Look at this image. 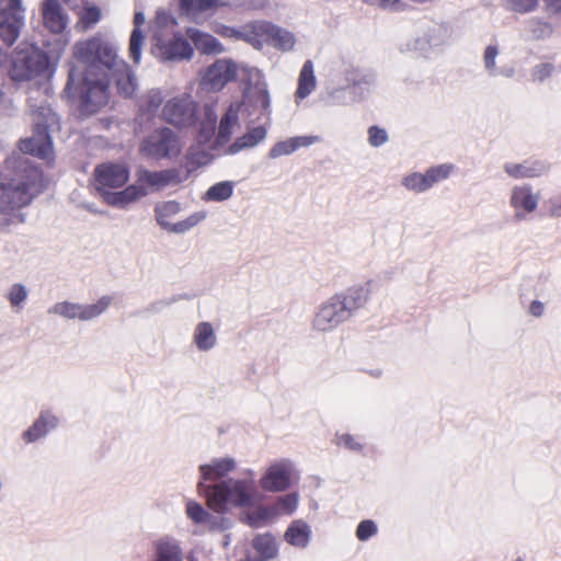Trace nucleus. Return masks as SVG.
I'll list each match as a JSON object with an SVG mask.
<instances>
[{"instance_id": "16", "label": "nucleus", "mask_w": 561, "mask_h": 561, "mask_svg": "<svg viewBox=\"0 0 561 561\" xmlns=\"http://www.w3.org/2000/svg\"><path fill=\"white\" fill-rule=\"evenodd\" d=\"M454 164L443 163L428 168L424 173L411 172L401 180V185L415 194L431 190L435 184L448 179L454 171Z\"/></svg>"}, {"instance_id": "17", "label": "nucleus", "mask_w": 561, "mask_h": 561, "mask_svg": "<svg viewBox=\"0 0 561 561\" xmlns=\"http://www.w3.org/2000/svg\"><path fill=\"white\" fill-rule=\"evenodd\" d=\"M539 202L540 194L530 184L514 185L510 190L508 205L516 221L527 220L538 209Z\"/></svg>"}, {"instance_id": "48", "label": "nucleus", "mask_w": 561, "mask_h": 561, "mask_svg": "<svg viewBox=\"0 0 561 561\" xmlns=\"http://www.w3.org/2000/svg\"><path fill=\"white\" fill-rule=\"evenodd\" d=\"M542 209L550 218H561V191L547 197L542 203Z\"/></svg>"}, {"instance_id": "57", "label": "nucleus", "mask_w": 561, "mask_h": 561, "mask_svg": "<svg viewBox=\"0 0 561 561\" xmlns=\"http://www.w3.org/2000/svg\"><path fill=\"white\" fill-rule=\"evenodd\" d=\"M430 43L427 39L422 37H415L407 42L405 50L408 51H423L428 47Z\"/></svg>"}, {"instance_id": "20", "label": "nucleus", "mask_w": 561, "mask_h": 561, "mask_svg": "<svg viewBox=\"0 0 561 561\" xmlns=\"http://www.w3.org/2000/svg\"><path fill=\"white\" fill-rule=\"evenodd\" d=\"M196 105L190 95L175 96L167 102L162 115L176 126H186L194 122Z\"/></svg>"}, {"instance_id": "3", "label": "nucleus", "mask_w": 561, "mask_h": 561, "mask_svg": "<svg viewBox=\"0 0 561 561\" xmlns=\"http://www.w3.org/2000/svg\"><path fill=\"white\" fill-rule=\"evenodd\" d=\"M20 173L15 179L1 182L0 208L3 210L21 208L31 203L41 178L39 171L28 163L27 159L19 162Z\"/></svg>"}, {"instance_id": "52", "label": "nucleus", "mask_w": 561, "mask_h": 561, "mask_svg": "<svg viewBox=\"0 0 561 561\" xmlns=\"http://www.w3.org/2000/svg\"><path fill=\"white\" fill-rule=\"evenodd\" d=\"M163 101V95L160 90L152 89L142 98V107L150 112H154L160 107Z\"/></svg>"}, {"instance_id": "13", "label": "nucleus", "mask_w": 561, "mask_h": 561, "mask_svg": "<svg viewBox=\"0 0 561 561\" xmlns=\"http://www.w3.org/2000/svg\"><path fill=\"white\" fill-rule=\"evenodd\" d=\"M350 319L344 306L333 295L317 308L311 321V329L319 333L332 332Z\"/></svg>"}, {"instance_id": "51", "label": "nucleus", "mask_w": 561, "mask_h": 561, "mask_svg": "<svg viewBox=\"0 0 561 561\" xmlns=\"http://www.w3.org/2000/svg\"><path fill=\"white\" fill-rule=\"evenodd\" d=\"M378 531L377 524L371 519L362 520L356 529V537L360 541H366Z\"/></svg>"}, {"instance_id": "40", "label": "nucleus", "mask_w": 561, "mask_h": 561, "mask_svg": "<svg viewBox=\"0 0 561 561\" xmlns=\"http://www.w3.org/2000/svg\"><path fill=\"white\" fill-rule=\"evenodd\" d=\"M217 112L214 105H205L204 107V118L201 123L199 128V138L201 141L209 140L216 130L217 124Z\"/></svg>"}, {"instance_id": "58", "label": "nucleus", "mask_w": 561, "mask_h": 561, "mask_svg": "<svg viewBox=\"0 0 561 561\" xmlns=\"http://www.w3.org/2000/svg\"><path fill=\"white\" fill-rule=\"evenodd\" d=\"M553 67L550 64L538 65L533 72V77L537 81H543L552 73Z\"/></svg>"}, {"instance_id": "36", "label": "nucleus", "mask_w": 561, "mask_h": 561, "mask_svg": "<svg viewBox=\"0 0 561 561\" xmlns=\"http://www.w3.org/2000/svg\"><path fill=\"white\" fill-rule=\"evenodd\" d=\"M226 4V0H180L181 11L193 20H197L202 13Z\"/></svg>"}, {"instance_id": "59", "label": "nucleus", "mask_w": 561, "mask_h": 561, "mask_svg": "<svg viewBox=\"0 0 561 561\" xmlns=\"http://www.w3.org/2000/svg\"><path fill=\"white\" fill-rule=\"evenodd\" d=\"M339 444L352 450H357L360 448V445L355 442L353 436L348 434L341 435L339 437Z\"/></svg>"}, {"instance_id": "46", "label": "nucleus", "mask_w": 561, "mask_h": 561, "mask_svg": "<svg viewBox=\"0 0 561 561\" xmlns=\"http://www.w3.org/2000/svg\"><path fill=\"white\" fill-rule=\"evenodd\" d=\"M185 512L186 516L197 525L213 520V515L205 511L201 504L192 500L186 502Z\"/></svg>"}, {"instance_id": "21", "label": "nucleus", "mask_w": 561, "mask_h": 561, "mask_svg": "<svg viewBox=\"0 0 561 561\" xmlns=\"http://www.w3.org/2000/svg\"><path fill=\"white\" fill-rule=\"evenodd\" d=\"M244 105L253 108V111H249V115H253L255 111H259L262 116L270 121L271 96L265 82H257L245 91Z\"/></svg>"}, {"instance_id": "18", "label": "nucleus", "mask_w": 561, "mask_h": 561, "mask_svg": "<svg viewBox=\"0 0 561 561\" xmlns=\"http://www.w3.org/2000/svg\"><path fill=\"white\" fill-rule=\"evenodd\" d=\"M94 179L95 188L104 197L107 192L123 187L129 179V172L124 164L107 162L95 168Z\"/></svg>"}, {"instance_id": "34", "label": "nucleus", "mask_w": 561, "mask_h": 561, "mask_svg": "<svg viewBox=\"0 0 561 561\" xmlns=\"http://www.w3.org/2000/svg\"><path fill=\"white\" fill-rule=\"evenodd\" d=\"M267 135L264 126H256L251 128L243 136L237 138L228 148L230 154H236L242 150L251 149L262 142Z\"/></svg>"}, {"instance_id": "37", "label": "nucleus", "mask_w": 561, "mask_h": 561, "mask_svg": "<svg viewBox=\"0 0 561 561\" xmlns=\"http://www.w3.org/2000/svg\"><path fill=\"white\" fill-rule=\"evenodd\" d=\"M146 16L142 12L138 11L134 16V30L129 38V57L135 64H139L141 59V47L144 44V34L140 27L145 24Z\"/></svg>"}, {"instance_id": "54", "label": "nucleus", "mask_w": 561, "mask_h": 561, "mask_svg": "<svg viewBox=\"0 0 561 561\" xmlns=\"http://www.w3.org/2000/svg\"><path fill=\"white\" fill-rule=\"evenodd\" d=\"M368 141L373 147H380L388 141L386 129L378 126H371L368 129Z\"/></svg>"}, {"instance_id": "38", "label": "nucleus", "mask_w": 561, "mask_h": 561, "mask_svg": "<svg viewBox=\"0 0 561 561\" xmlns=\"http://www.w3.org/2000/svg\"><path fill=\"white\" fill-rule=\"evenodd\" d=\"M316 85L317 81L313 73V64L311 60H307L299 73L296 98L299 100L306 99L314 91Z\"/></svg>"}, {"instance_id": "45", "label": "nucleus", "mask_w": 561, "mask_h": 561, "mask_svg": "<svg viewBox=\"0 0 561 561\" xmlns=\"http://www.w3.org/2000/svg\"><path fill=\"white\" fill-rule=\"evenodd\" d=\"M275 516L273 507L259 506L245 515L247 523L252 527H261Z\"/></svg>"}, {"instance_id": "62", "label": "nucleus", "mask_w": 561, "mask_h": 561, "mask_svg": "<svg viewBox=\"0 0 561 561\" xmlns=\"http://www.w3.org/2000/svg\"><path fill=\"white\" fill-rule=\"evenodd\" d=\"M204 525H207L211 529H221L225 528V519L221 517L213 516V520L206 522Z\"/></svg>"}, {"instance_id": "4", "label": "nucleus", "mask_w": 561, "mask_h": 561, "mask_svg": "<svg viewBox=\"0 0 561 561\" xmlns=\"http://www.w3.org/2000/svg\"><path fill=\"white\" fill-rule=\"evenodd\" d=\"M49 75L48 57L41 49L30 46L14 53L10 68V77L13 81H37Z\"/></svg>"}, {"instance_id": "44", "label": "nucleus", "mask_w": 561, "mask_h": 561, "mask_svg": "<svg viewBox=\"0 0 561 561\" xmlns=\"http://www.w3.org/2000/svg\"><path fill=\"white\" fill-rule=\"evenodd\" d=\"M550 9L561 12V0H546ZM538 0H508L512 10L517 12H529L537 5Z\"/></svg>"}, {"instance_id": "8", "label": "nucleus", "mask_w": 561, "mask_h": 561, "mask_svg": "<svg viewBox=\"0 0 561 561\" xmlns=\"http://www.w3.org/2000/svg\"><path fill=\"white\" fill-rule=\"evenodd\" d=\"M249 32L243 33L248 42L261 48L265 42L284 51L291 50L296 44L295 35L268 22H253Z\"/></svg>"}, {"instance_id": "43", "label": "nucleus", "mask_w": 561, "mask_h": 561, "mask_svg": "<svg viewBox=\"0 0 561 561\" xmlns=\"http://www.w3.org/2000/svg\"><path fill=\"white\" fill-rule=\"evenodd\" d=\"M232 193L233 184L229 181H224L210 186L205 194V199L213 202H222L230 198L232 196Z\"/></svg>"}, {"instance_id": "23", "label": "nucleus", "mask_w": 561, "mask_h": 561, "mask_svg": "<svg viewBox=\"0 0 561 561\" xmlns=\"http://www.w3.org/2000/svg\"><path fill=\"white\" fill-rule=\"evenodd\" d=\"M237 469L232 457L214 458L208 463L199 466L201 481H215L227 477Z\"/></svg>"}, {"instance_id": "30", "label": "nucleus", "mask_w": 561, "mask_h": 561, "mask_svg": "<svg viewBox=\"0 0 561 561\" xmlns=\"http://www.w3.org/2000/svg\"><path fill=\"white\" fill-rule=\"evenodd\" d=\"M192 340L199 352L211 351L217 344L214 325L208 321L198 322L193 330Z\"/></svg>"}, {"instance_id": "26", "label": "nucleus", "mask_w": 561, "mask_h": 561, "mask_svg": "<svg viewBox=\"0 0 561 561\" xmlns=\"http://www.w3.org/2000/svg\"><path fill=\"white\" fill-rule=\"evenodd\" d=\"M59 424V419L50 411H42L35 422L23 433L26 443L36 442L45 437Z\"/></svg>"}, {"instance_id": "55", "label": "nucleus", "mask_w": 561, "mask_h": 561, "mask_svg": "<svg viewBox=\"0 0 561 561\" xmlns=\"http://www.w3.org/2000/svg\"><path fill=\"white\" fill-rule=\"evenodd\" d=\"M251 28V23L243 26L241 30L237 31L232 27H229L227 25H218L214 31L225 37H237L241 38L248 42V38L244 36L243 33L249 32L248 30Z\"/></svg>"}, {"instance_id": "10", "label": "nucleus", "mask_w": 561, "mask_h": 561, "mask_svg": "<svg viewBox=\"0 0 561 561\" xmlns=\"http://www.w3.org/2000/svg\"><path fill=\"white\" fill-rule=\"evenodd\" d=\"M182 146L176 134L170 128H160L149 135L141 144L140 150L153 159L173 158L181 152Z\"/></svg>"}, {"instance_id": "60", "label": "nucleus", "mask_w": 561, "mask_h": 561, "mask_svg": "<svg viewBox=\"0 0 561 561\" xmlns=\"http://www.w3.org/2000/svg\"><path fill=\"white\" fill-rule=\"evenodd\" d=\"M545 305L539 300H534L529 306V313L536 318H539L543 314Z\"/></svg>"}, {"instance_id": "50", "label": "nucleus", "mask_w": 561, "mask_h": 561, "mask_svg": "<svg viewBox=\"0 0 561 561\" xmlns=\"http://www.w3.org/2000/svg\"><path fill=\"white\" fill-rule=\"evenodd\" d=\"M499 56V49L496 46L489 45L483 55V62L486 71L490 76H499L500 71L496 68V57Z\"/></svg>"}, {"instance_id": "47", "label": "nucleus", "mask_w": 561, "mask_h": 561, "mask_svg": "<svg viewBox=\"0 0 561 561\" xmlns=\"http://www.w3.org/2000/svg\"><path fill=\"white\" fill-rule=\"evenodd\" d=\"M208 162V156L203 150H190L185 156V162L179 169H183V171H188V175L196 170L198 167H202Z\"/></svg>"}, {"instance_id": "15", "label": "nucleus", "mask_w": 561, "mask_h": 561, "mask_svg": "<svg viewBox=\"0 0 561 561\" xmlns=\"http://www.w3.org/2000/svg\"><path fill=\"white\" fill-rule=\"evenodd\" d=\"M294 474L295 463L287 458L278 459L266 467L259 484L265 492H283L290 486Z\"/></svg>"}, {"instance_id": "6", "label": "nucleus", "mask_w": 561, "mask_h": 561, "mask_svg": "<svg viewBox=\"0 0 561 561\" xmlns=\"http://www.w3.org/2000/svg\"><path fill=\"white\" fill-rule=\"evenodd\" d=\"M44 121H36L34 135L20 141V150L49 161L53 158V141L48 129L56 123V115L49 108H43Z\"/></svg>"}, {"instance_id": "12", "label": "nucleus", "mask_w": 561, "mask_h": 561, "mask_svg": "<svg viewBox=\"0 0 561 561\" xmlns=\"http://www.w3.org/2000/svg\"><path fill=\"white\" fill-rule=\"evenodd\" d=\"M24 26V8L21 0H0V38L12 45Z\"/></svg>"}, {"instance_id": "33", "label": "nucleus", "mask_w": 561, "mask_h": 561, "mask_svg": "<svg viewBox=\"0 0 561 561\" xmlns=\"http://www.w3.org/2000/svg\"><path fill=\"white\" fill-rule=\"evenodd\" d=\"M241 105L239 103H231L222 115L217 133V142L224 145L227 142L239 123V112Z\"/></svg>"}, {"instance_id": "42", "label": "nucleus", "mask_w": 561, "mask_h": 561, "mask_svg": "<svg viewBox=\"0 0 561 561\" xmlns=\"http://www.w3.org/2000/svg\"><path fill=\"white\" fill-rule=\"evenodd\" d=\"M299 495L297 493H289L279 496L275 504L272 506L276 515H291L298 507Z\"/></svg>"}, {"instance_id": "1", "label": "nucleus", "mask_w": 561, "mask_h": 561, "mask_svg": "<svg viewBox=\"0 0 561 561\" xmlns=\"http://www.w3.org/2000/svg\"><path fill=\"white\" fill-rule=\"evenodd\" d=\"M73 56L85 65V71L82 78H77L71 70L66 89L81 100L84 112L95 113L107 103L110 72L123 59L118 57L117 48L100 36L77 43Z\"/></svg>"}, {"instance_id": "11", "label": "nucleus", "mask_w": 561, "mask_h": 561, "mask_svg": "<svg viewBox=\"0 0 561 561\" xmlns=\"http://www.w3.org/2000/svg\"><path fill=\"white\" fill-rule=\"evenodd\" d=\"M111 304L112 297L110 296H103L96 302L90 305L60 301L50 307L48 313L68 320L91 321L105 312Z\"/></svg>"}, {"instance_id": "25", "label": "nucleus", "mask_w": 561, "mask_h": 561, "mask_svg": "<svg viewBox=\"0 0 561 561\" xmlns=\"http://www.w3.org/2000/svg\"><path fill=\"white\" fill-rule=\"evenodd\" d=\"M114 82L117 91L126 96H131L137 90V79L129 66L122 60L110 72V82Z\"/></svg>"}, {"instance_id": "31", "label": "nucleus", "mask_w": 561, "mask_h": 561, "mask_svg": "<svg viewBox=\"0 0 561 561\" xmlns=\"http://www.w3.org/2000/svg\"><path fill=\"white\" fill-rule=\"evenodd\" d=\"M187 36L202 54L217 55L225 51L224 45L208 33H204L197 28H188Z\"/></svg>"}, {"instance_id": "7", "label": "nucleus", "mask_w": 561, "mask_h": 561, "mask_svg": "<svg viewBox=\"0 0 561 561\" xmlns=\"http://www.w3.org/2000/svg\"><path fill=\"white\" fill-rule=\"evenodd\" d=\"M346 87L335 88L329 92V96L334 104L348 105L364 98L363 88H369L375 83L373 73L360 71L354 67L343 70Z\"/></svg>"}, {"instance_id": "5", "label": "nucleus", "mask_w": 561, "mask_h": 561, "mask_svg": "<svg viewBox=\"0 0 561 561\" xmlns=\"http://www.w3.org/2000/svg\"><path fill=\"white\" fill-rule=\"evenodd\" d=\"M181 210V204L176 201L160 202L156 204L153 208L154 219L161 229L170 233L182 234L198 226L207 217V213L205 210H198L190 215L187 218L172 224L171 219Z\"/></svg>"}, {"instance_id": "61", "label": "nucleus", "mask_w": 561, "mask_h": 561, "mask_svg": "<svg viewBox=\"0 0 561 561\" xmlns=\"http://www.w3.org/2000/svg\"><path fill=\"white\" fill-rule=\"evenodd\" d=\"M174 301H175L174 298L161 299V300L153 302L150 308L152 311L158 312V311H161L162 309L171 306Z\"/></svg>"}, {"instance_id": "24", "label": "nucleus", "mask_w": 561, "mask_h": 561, "mask_svg": "<svg viewBox=\"0 0 561 561\" xmlns=\"http://www.w3.org/2000/svg\"><path fill=\"white\" fill-rule=\"evenodd\" d=\"M42 15L45 26L53 33H61L68 24V16L57 0L44 1Z\"/></svg>"}, {"instance_id": "41", "label": "nucleus", "mask_w": 561, "mask_h": 561, "mask_svg": "<svg viewBox=\"0 0 561 561\" xmlns=\"http://www.w3.org/2000/svg\"><path fill=\"white\" fill-rule=\"evenodd\" d=\"M7 299L10 302V306L15 311H21L28 297V290L25 285L21 283H15L7 291Z\"/></svg>"}, {"instance_id": "14", "label": "nucleus", "mask_w": 561, "mask_h": 561, "mask_svg": "<svg viewBox=\"0 0 561 561\" xmlns=\"http://www.w3.org/2000/svg\"><path fill=\"white\" fill-rule=\"evenodd\" d=\"M188 179V171L183 169L170 168L161 171H149L139 169L136 172V182L142 186L146 196L158 192L170 185H178Z\"/></svg>"}, {"instance_id": "64", "label": "nucleus", "mask_w": 561, "mask_h": 561, "mask_svg": "<svg viewBox=\"0 0 561 561\" xmlns=\"http://www.w3.org/2000/svg\"><path fill=\"white\" fill-rule=\"evenodd\" d=\"M187 561H198L197 558L193 553H188Z\"/></svg>"}, {"instance_id": "22", "label": "nucleus", "mask_w": 561, "mask_h": 561, "mask_svg": "<svg viewBox=\"0 0 561 561\" xmlns=\"http://www.w3.org/2000/svg\"><path fill=\"white\" fill-rule=\"evenodd\" d=\"M350 318L354 313L363 308L369 299L370 288L368 285L353 286L347 288L345 291L334 295Z\"/></svg>"}, {"instance_id": "19", "label": "nucleus", "mask_w": 561, "mask_h": 561, "mask_svg": "<svg viewBox=\"0 0 561 561\" xmlns=\"http://www.w3.org/2000/svg\"><path fill=\"white\" fill-rule=\"evenodd\" d=\"M152 50L159 59L165 61L190 59L193 55V48L190 43L175 34L165 38L159 37Z\"/></svg>"}, {"instance_id": "29", "label": "nucleus", "mask_w": 561, "mask_h": 561, "mask_svg": "<svg viewBox=\"0 0 561 561\" xmlns=\"http://www.w3.org/2000/svg\"><path fill=\"white\" fill-rule=\"evenodd\" d=\"M146 196L141 185L135 182L122 191L107 192L103 199L111 206L124 208Z\"/></svg>"}, {"instance_id": "49", "label": "nucleus", "mask_w": 561, "mask_h": 561, "mask_svg": "<svg viewBox=\"0 0 561 561\" xmlns=\"http://www.w3.org/2000/svg\"><path fill=\"white\" fill-rule=\"evenodd\" d=\"M101 19V11L98 7H85L80 15L79 24L83 30H88L96 24Z\"/></svg>"}, {"instance_id": "63", "label": "nucleus", "mask_w": 561, "mask_h": 561, "mask_svg": "<svg viewBox=\"0 0 561 561\" xmlns=\"http://www.w3.org/2000/svg\"><path fill=\"white\" fill-rule=\"evenodd\" d=\"M500 73L499 76H504V77H512L514 75V69L513 68H503V69H499Z\"/></svg>"}, {"instance_id": "56", "label": "nucleus", "mask_w": 561, "mask_h": 561, "mask_svg": "<svg viewBox=\"0 0 561 561\" xmlns=\"http://www.w3.org/2000/svg\"><path fill=\"white\" fill-rule=\"evenodd\" d=\"M290 139L295 146V151L301 147H309L321 141L319 136H297L291 137Z\"/></svg>"}, {"instance_id": "9", "label": "nucleus", "mask_w": 561, "mask_h": 561, "mask_svg": "<svg viewBox=\"0 0 561 561\" xmlns=\"http://www.w3.org/2000/svg\"><path fill=\"white\" fill-rule=\"evenodd\" d=\"M239 65L232 59L221 58L201 72L199 89L205 92H219L237 78Z\"/></svg>"}, {"instance_id": "2", "label": "nucleus", "mask_w": 561, "mask_h": 561, "mask_svg": "<svg viewBox=\"0 0 561 561\" xmlns=\"http://www.w3.org/2000/svg\"><path fill=\"white\" fill-rule=\"evenodd\" d=\"M248 473L253 476L252 470H248ZM198 490L206 494L208 506L218 513L225 512L229 506H253L262 497L253 477L228 479L213 488L206 486L204 482H198Z\"/></svg>"}, {"instance_id": "28", "label": "nucleus", "mask_w": 561, "mask_h": 561, "mask_svg": "<svg viewBox=\"0 0 561 561\" xmlns=\"http://www.w3.org/2000/svg\"><path fill=\"white\" fill-rule=\"evenodd\" d=\"M504 171L514 179L538 178L547 172L548 165L541 161H524L522 163L507 162Z\"/></svg>"}, {"instance_id": "27", "label": "nucleus", "mask_w": 561, "mask_h": 561, "mask_svg": "<svg viewBox=\"0 0 561 561\" xmlns=\"http://www.w3.org/2000/svg\"><path fill=\"white\" fill-rule=\"evenodd\" d=\"M154 552L152 561H182L183 550L178 539L171 536H162L153 543Z\"/></svg>"}, {"instance_id": "39", "label": "nucleus", "mask_w": 561, "mask_h": 561, "mask_svg": "<svg viewBox=\"0 0 561 561\" xmlns=\"http://www.w3.org/2000/svg\"><path fill=\"white\" fill-rule=\"evenodd\" d=\"M253 547L263 561L271 560L277 554L275 539L270 534L259 535L253 540Z\"/></svg>"}, {"instance_id": "32", "label": "nucleus", "mask_w": 561, "mask_h": 561, "mask_svg": "<svg viewBox=\"0 0 561 561\" xmlns=\"http://www.w3.org/2000/svg\"><path fill=\"white\" fill-rule=\"evenodd\" d=\"M176 24L175 18L170 12L163 9L157 10L156 16L150 24L154 42H158L159 37L165 38L174 35Z\"/></svg>"}, {"instance_id": "53", "label": "nucleus", "mask_w": 561, "mask_h": 561, "mask_svg": "<svg viewBox=\"0 0 561 561\" xmlns=\"http://www.w3.org/2000/svg\"><path fill=\"white\" fill-rule=\"evenodd\" d=\"M295 152V146L293 145V141L290 138L279 141L275 144L268 151V157L271 159H277L282 156H288L290 153Z\"/></svg>"}, {"instance_id": "35", "label": "nucleus", "mask_w": 561, "mask_h": 561, "mask_svg": "<svg viewBox=\"0 0 561 561\" xmlns=\"http://www.w3.org/2000/svg\"><path fill=\"white\" fill-rule=\"evenodd\" d=\"M284 538L294 547L306 548L311 538V528L302 519H296L288 526Z\"/></svg>"}]
</instances>
